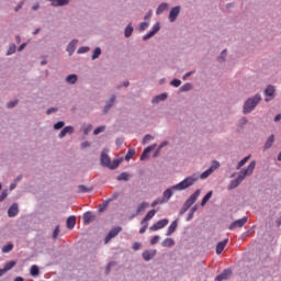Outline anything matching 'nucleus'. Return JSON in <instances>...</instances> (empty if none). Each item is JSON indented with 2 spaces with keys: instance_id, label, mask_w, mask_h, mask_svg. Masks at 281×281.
Masks as SVG:
<instances>
[{
  "instance_id": "54",
  "label": "nucleus",
  "mask_w": 281,
  "mask_h": 281,
  "mask_svg": "<svg viewBox=\"0 0 281 281\" xmlns=\"http://www.w3.org/2000/svg\"><path fill=\"white\" fill-rule=\"evenodd\" d=\"M171 85H172V87H181V80H179V79H173V80L171 81Z\"/></svg>"
},
{
  "instance_id": "50",
  "label": "nucleus",
  "mask_w": 281,
  "mask_h": 281,
  "mask_svg": "<svg viewBox=\"0 0 281 281\" xmlns=\"http://www.w3.org/2000/svg\"><path fill=\"white\" fill-rule=\"evenodd\" d=\"M225 56H227V49H224L218 57L220 63H223V60H225Z\"/></svg>"
},
{
  "instance_id": "32",
  "label": "nucleus",
  "mask_w": 281,
  "mask_h": 281,
  "mask_svg": "<svg viewBox=\"0 0 281 281\" xmlns=\"http://www.w3.org/2000/svg\"><path fill=\"white\" fill-rule=\"evenodd\" d=\"M273 142H276V136L271 135L266 142L265 148H271V146H273Z\"/></svg>"
},
{
  "instance_id": "22",
  "label": "nucleus",
  "mask_w": 281,
  "mask_h": 281,
  "mask_svg": "<svg viewBox=\"0 0 281 281\" xmlns=\"http://www.w3.org/2000/svg\"><path fill=\"white\" fill-rule=\"evenodd\" d=\"M66 225L68 229H74V227H76V216H69L66 221Z\"/></svg>"
},
{
  "instance_id": "38",
  "label": "nucleus",
  "mask_w": 281,
  "mask_h": 281,
  "mask_svg": "<svg viewBox=\"0 0 281 281\" xmlns=\"http://www.w3.org/2000/svg\"><path fill=\"white\" fill-rule=\"evenodd\" d=\"M249 157L250 156H246L244 159H241L238 165H237V170H240L243 168V166H245V164H247V161H249Z\"/></svg>"
},
{
  "instance_id": "43",
  "label": "nucleus",
  "mask_w": 281,
  "mask_h": 281,
  "mask_svg": "<svg viewBox=\"0 0 281 281\" xmlns=\"http://www.w3.org/2000/svg\"><path fill=\"white\" fill-rule=\"evenodd\" d=\"M64 126H65V122H63V121H59L54 124L55 131H60V128H63Z\"/></svg>"
},
{
  "instance_id": "40",
  "label": "nucleus",
  "mask_w": 281,
  "mask_h": 281,
  "mask_svg": "<svg viewBox=\"0 0 281 281\" xmlns=\"http://www.w3.org/2000/svg\"><path fill=\"white\" fill-rule=\"evenodd\" d=\"M212 199V191L209 192L203 199H202V202H201V205H205V203H207L210 200Z\"/></svg>"
},
{
  "instance_id": "60",
  "label": "nucleus",
  "mask_w": 281,
  "mask_h": 281,
  "mask_svg": "<svg viewBox=\"0 0 281 281\" xmlns=\"http://www.w3.org/2000/svg\"><path fill=\"white\" fill-rule=\"evenodd\" d=\"M15 52H16V48H15L14 46H13V47H10V48L8 49V56L14 54Z\"/></svg>"
},
{
  "instance_id": "14",
  "label": "nucleus",
  "mask_w": 281,
  "mask_h": 281,
  "mask_svg": "<svg viewBox=\"0 0 281 281\" xmlns=\"http://www.w3.org/2000/svg\"><path fill=\"white\" fill-rule=\"evenodd\" d=\"M172 187L165 190V192L162 193V199L160 203H168V201H170V199L172 198Z\"/></svg>"
},
{
  "instance_id": "3",
  "label": "nucleus",
  "mask_w": 281,
  "mask_h": 281,
  "mask_svg": "<svg viewBox=\"0 0 281 281\" xmlns=\"http://www.w3.org/2000/svg\"><path fill=\"white\" fill-rule=\"evenodd\" d=\"M260 100H262V97L260 94H256L252 98H249L245 103H244V109L243 113L247 115L248 113H251L258 104H260Z\"/></svg>"
},
{
  "instance_id": "9",
  "label": "nucleus",
  "mask_w": 281,
  "mask_h": 281,
  "mask_svg": "<svg viewBox=\"0 0 281 281\" xmlns=\"http://www.w3.org/2000/svg\"><path fill=\"white\" fill-rule=\"evenodd\" d=\"M247 221H248L247 216H245V217H243L240 220H236L235 222H233L229 225L228 229L234 231L237 227H244V225L247 223Z\"/></svg>"
},
{
  "instance_id": "4",
  "label": "nucleus",
  "mask_w": 281,
  "mask_h": 281,
  "mask_svg": "<svg viewBox=\"0 0 281 281\" xmlns=\"http://www.w3.org/2000/svg\"><path fill=\"white\" fill-rule=\"evenodd\" d=\"M101 166L110 168V170H115L120 166V160H113V162H111V158L109 157V155H106V151H102Z\"/></svg>"
},
{
  "instance_id": "35",
  "label": "nucleus",
  "mask_w": 281,
  "mask_h": 281,
  "mask_svg": "<svg viewBox=\"0 0 281 281\" xmlns=\"http://www.w3.org/2000/svg\"><path fill=\"white\" fill-rule=\"evenodd\" d=\"M30 273H31V276H33V278H36V276H38V273H40L38 266H32Z\"/></svg>"
},
{
  "instance_id": "34",
  "label": "nucleus",
  "mask_w": 281,
  "mask_h": 281,
  "mask_svg": "<svg viewBox=\"0 0 281 281\" xmlns=\"http://www.w3.org/2000/svg\"><path fill=\"white\" fill-rule=\"evenodd\" d=\"M12 249H14V245L8 244L2 247V254H10V251H12Z\"/></svg>"
},
{
  "instance_id": "17",
  "label": "nucleus",
  "mask_w": 281,
  "mask_h": 281,
  "mask_svg": "<svg viewBox=\"0 0 281 281\" xmlns=\"http://www.w3.org/2000/svg\"><path fill=\"white\" fill-rule=\"evenodd\" d=\"M227 243H229V239H224L216 245V254L218 256L223 254V250L225 249V247H227Z\"/></svg>"
},
{
  "instance_id": "44",
  "label": "nucleus",
  "mask_w": 281,
  "mask_h": 281,
  "mask_svg": "<svg viewBox=\"0 0 281 281\" xmlns=\"http://www.w3.org/2000/svg\"><path fill=\"white\" fill-rule=\"evenodd\" d=\"M117 196H120V193L115 192L111 198H109L105 201V205H109V203H111V201H115V199H117Z\"/></svg>"
},
{
  "instance_id": "59",
  "label": "nucleus",
  "mask_w": 281,
  "mask_h": 281,
  "mask_svg": "<svg viewBox=\"0 0 281 281\" xmlns=\"http://www.w3.org/2000/svg\"><path fill=\"white\" fill-rule=\"evenodd\" d=\"M165 146H168V142H167V140L162 142V143L159 145L157 153H159V150H161V148H164Z\"/></svg>"
},
{
  "instance_id": "42",
  "label": "nucleus",
  "mask_w": 281,
  "mask_h": 281,
  "mask_svg": "<svg viewBox=\"0 0 281 281\" xmlns=\"http://www.w3.org/2000/svg\"><path fill=\"white\" fill-rule=\"evenodd\" d=\"M133 155H135L134 149H128L127 154L125 155V160L131 161V159H133Z\"/></svg>"
},
{
  "instance_id": "10",
  "label": "nucleus",
  "mask_w": 281,
  "mask_h": 281,
  "mask_svg": "<svg viewBox=\"0 0 281 281\" xmlns=\"http://www.w3.org/2000/svg\"><path fill=\"white\" fill-rule=\"evenodd\" d=\"M265 94L267 95L266 102H271V99L276 95V87L268 86L265 90Z\"/></svg>"
},
{
  "instance_id": "55",
  "label": "nucleus",
  "mask_w": 281,
  "mask_h": 281,
  "mask_svg": "<svg viewBox=\"0 0 281 281\" xmlns=\"http://www.w3.org/2000/svg\"><path fill=\"white\" fill-rule=\"evenodd\" d=\"M150 139H153V136H150V134L145 135V137L143 138V144H148Z\"/></svg>"
},
{
  "instance_id": "61",
  "label": "nucleus",
  "mask_w": 281,
  "mask_h": 281,
  "mask_svg": "<svg viewBox=\"0 0 281 281\" xmlns=\"http://www.w3.org/2000/svg\"><path fill=\"white\" fill-rule=\"evenodd\" d=\"M161 204V200H155L153 203H151V207H157V205Z\"/></svg>"
},
{
  "instance_id": "28",
  "label": "nucleus",
  "mask_w": 281,
  "mask_h": 281,
  "mask_svg": "<svg viewBox=\"0 0 281 281\" xmlns=\"http://www.w3.org/2000/svg\"><path fill=\"white\" fill-rule=\"evenodd\" d=\"M66 82H68V85H76V82H78V76L77 75H69L66 78Z\"/></svg>"
},
{
  "instance_id": "49",
  "label": "nucleus",
  "mask_w": 281,
  "mask_h": 281,
  "mask_svg": "<svg viewBox=\"0 0 281 281\" xmlns=\"http://www.w3.org/2000/svg\"><path fill=\"white\" fill-rule=\"evenodd\" d=\"M19 104V100L11 101L7 103L8 109H13V106H16Z\"/></svg>"
},
{
  "instance_id": "56",
  "label": "nucleus",
  "mask_w": 281,
  "mask_h": 281,
  "mask_svg": "<svg viewBox=\"0 0 281 281\" xmlns=\"http://www.w3.org/2000/svg\"><path fill=\"white\" fill-rule=\"evenodd\" d=\"M87 52H89V47H87V46L80 47L78 49V54H87Z\"/></svg>"
},
{
  "instance_id": "45",
  "label": "nucleus",
  "mask_w": 281,
  "mask_h": 281,
  "mask_svg": "<svg viewBox=\"0 0 281 281\" xmlns=\"http://www.w3.org/2000/svg\"><path fill=\"white\" fill-rule=\"evenodd\" d=\"M60 234V227L56 226L54 232H53V238L56 240L58 238V235Z\"/></svg>"
},
{
  "instance_id": "20",
  "label": "nucleus",
  "mask_w": 281,
  "mask_h": 281,
  "mask_svg": "<svg viewBox=\"0 0 281 281\" xmlns=\"http://www.w3.org/2000/svg\"><path fill=\"white\" fill-rule=\"evenodd\" d=\"M155 146H157V145H151V146H148L144 149V151L140 156V161H144L145 159H148V154H150V151L153 150V148H155Z\"/></svg>"
},
{
  "instance_id": "47",
  "label": "nucleus",
  "mask_w": 281,
  "mask_h": 281,
  "mask_svg": "<svg viewBox=\"0 0 281 281\" xmlns=\"http://www.w3.org/2000/svg\"><path fill=\"white\" fill-rule=\"evenodd\" d=\"M104 130H105L104 126L97 127V128L93 131V135H100V133H104Z\"/></svg>"
},
{
  "instance_id": "13",
  "label": "nucleus",
  "mask_w": 281,
  "mask_h": 281,
  "mask_svg": "<svg viewBox=\"0 0 281 281\" xmlns=\"http://www.w3.org/2000/svg\"><path fill=\"white\" fill-rule=\"evenodd\" d=\"M157 256V249H153V250H145L143 252V258L144 260H146L148 262V260H153V258Z\"/></svg>"
},
{
  "instance_id": "2",
  "label": "nucleus",
  "mask_w": 281,
  "mask_h": 281,
  "mask_svg": "<svg viewBox=\"0 0 281 281\" xmlns=\"http://www.w3.org/2000/svg\"><path fill=\"white\" fill-rule=\"evenodd\" d=\"M196 181H199V176L196 175L190 176L184 180H182L180 183L172 186L171 190H175V191L188 190V188H191V186H194Z\"/></svg>"
},
{
  "instance_id": "39",
  "label": "nucleus",
  "mask_w": 281,
  "mask_h": 281,
  "mask_svg": "<svg viewBox=\"0 0 281 281\" xmlns=\"http://www.w3.org/2000/svg\"><path fill=\"white\" fill-rule=\"evenodd\" d=\"M100 54H102V49H100V47H97L92 54V60H95V58H100Z\"/></svg>"
},
{
  "instance_id": "11",
  "label": "nucleus",
  "mask_w": 281,
  "mask_h": 281,
  "mask_svg": "<svg viewBox=\"0 0 281 281\" xmlns=\"http://www.w3.org/2000/svg\"><path fill=\"white\" fill-rule=\"evenodd\" d=\"M231 276H232V270L225 269L222 273L215 277V281L229 280Z\"/></svg>"
},
{
  "instance_id": "36",
  "label": "nucleus",
  "mask_w": 281,
  "mask_h": 281,
  "mask_svg": "<svg viewBox=\"0 0 281 281\" xmlns=\"http://www.w3.org/2000/svg\"><path fill=\"white\" fill-rule=\"evenodd\" d=\"M16 266V261H9L4 265V270L8 272L10 269L14 268Z\"/></svg>"
},
{
  "instance_id": "21",
  "label": "nucleus",
  "mask_w": 281,
  "mask_h": 281,
  "mask_svg": "<svg viewBox=\"0 0 281 281\" xmlns=\"http://www.w3.org/2000/svg\"><path fill=\"white\" fill-rule=\"evenodd\" d=\"M177 221H173L170 225H169V227H168V229H167V233H166V236H172V234H175V232H177Z\"/></svg>"
},
{
  "instance_id": "41",
  "label": "nucleus",
  "mask_w": 281,
  "mask_h": 281,
  "mask_svg": "<svg viewBox=\"0 0 281 281\" xmlns=\"http://www.w3.org/2000/svg\"><path fill=\"white\" fill-rule=\"evenodd\" d=\"M133 35V27L131 26V24L128 26H126L125 29V37L130 38V36Z\"/></svg>"
},
{
  "instance_id": "12",
  "label": "nucleus",
  "mask_w": 281,
  "mask_h": 281,
  "mask_svg": "<svg viewBox=\"0 0 281 281\" xmlns=\"http://www.w3.org/2000/svg\"><path fill=\"white\" fill-rule=\"evenodd\" d=\"M16 214H19V204L13 203L9 210H8V216L10 218H14V216H16Z\"/></svg>"
},
{
  "instance_id": "57",
  "label": "nucleus",
  "mask_w": 281,
  "mask_h": 281,
  "mask_svg": "<svg viewBox=\"0 0 281 281\" xmlns=\"http://www.w3.org/2000/svg\"><path fill=\"white\" fill-rule=\"evenodd\" d=\"M7 198H8V191H3V192L0 194V203H1V201H5Z\"/></svg>"
},
{
  "instance_id": "1",
  "label": "nucleus",
  "mask_w": 281,
  "mask_h": 281,
  "mask_svg": "<svg viewBox=\"0 0 281 281\" xmlns=\"http://www.w3.org/2000/svg\"><path fill=\"white\" fill-rule=\"evenodd\" d=\"M254 170H256V160H252L246 169L241 170L237 179L231 181L228 190H236L243 183L245 177L254 175Z\"/></svg>"
},
{
  "instance_id": "64",
  "label": "nucleus",
  "mask_w": 281,
  "mask_h": 281,
  "mask_svg": "<svg viewBox=\"0 0 281 281\" xmlns=\"http://www.w3.org/2000/svg\"><path fill=\"white\" fill-rule=\"evenodd\" d=\"M281 121V114H278L276 117H274V122H280Z\"/></svg>"
},
{
  "instance_id": "48",
  "label": "nucleus",
  "mask_w": 281,
  "mask_h": 281,
  "mask_svg": "<svg viewBox=\"0 0 281 281\" xmlns=\"http://www.w3.org/2000/svg\"><path fill=\"white\" fill-rule=\"evenodd\" d=\"M145 30H148V22H143L139 24V31L144 32Z\"/></svg>"
},
{
  "instance_id": "16",
  "label": "nucleus",
  "mask_w": 281,
  "mask_h": 281,
  "mask_svg": "<svg viewBox=\"0 0 281 281\" xmlns=\"http://www.w3.org/2000/svg\"><path fill=\"white\" fill-rule=\"evenodd\" d=\"M157 32H159V23H156V24L153 26V30H151L149 33H147V34L143 37V40H144V41H148V38H153V36L157 34Z\"/></svg>"
},
{
  "instance_id": "31",
  "label": "nucleus",
  "mask_w": 281,
  "mask_h": 281,
  "mask_svg": "<svg viewBox=\"0 0 281 281\" xmlns=\"http://www.w3.org/2000/svg\"><path fill=\"white\" fill-rule=\"evenodd\" d=\"M162 247H175V239L172 238H166L162 241Z\"/></svg>"
},
{
  "instance_id": "15",
  "label": "nucleus",
  "mask_w": 281,
  "mask_h": 281,
  "mask_svg": "<svg viewBox=\"0 0 281 281\" xmlns=\"http://www.w3.org/2000/svg\"><path fill=\"white\" fill-rule=\"evenodd\" d=\"M179 12H181V9L179 7H175L171 9L169 13V21L175 22L177 20V16H179Z\"/></svg>"
},
{
  "instance_id": "33",
  "label": "nucleus",
  "mask_w": 281,
  "mask_h": 281,
  "mask_svg": "<svg viewBox=\"0 0 281 281\" xmlns=\"http://www.w3.org/2000/svg\"><path fill=\"white\" fill-rule=\"evenodd\" d=\"M165 10H168V3H161L156 11V14H161L162 12H165Z\"/></svg>"
},
{
  "instance_id": "63",
  "label": "nucleus",
  "mask_w": 281,
  "mask_h": 281,
  "mask_svg": "<svg viewBox=\"0 0 281 281\" xmlns=\"http://www.w3.org/2000/svg\"><path fill=\"white\" fill-rule=\"evenodd\" d=\"M111 267H113V262H110L106 267V273H109V271H111Z\"/></svg>"
},
{
  "instance_id": "62",
  "label": "nucleus",
  "mask_w": 281,
  "mask_h": 281,
  "mask_svg": "<svg viewBox=\"0 0 281 281\" xmlns=\"http://www.w3.org/2000/svg\"><path fill=\"white\" fill-rule=\"evenodd\" d=\"M91 146V144H89V142H83L82 144H81V147L82 148H89Z\"/></svg>"
},
{
  "instance_id": "30",
  "label": "nucleus",
  "mask_w": 281,
  "mask_h": 281,
  "mask_svg": "<svg viewBox=\"0 0 281 281\" xmlns=\"http://www.w3.org/2000/svg\"><path fill=\"white\" fill-rule=\"evenodd\" d=\"M113 104H115V95L111 97L110 101L104 106L103 112L106 113L109 111V109H111V106H113Z\"/></svg>"
},
{
  "instance_id": "27",
  "label": "nucleus",
  "mask_w": 281,
  "mask_h": 281,
  "mask_svg": "<svg viewBox=\"0 0 281 281\" xmlns=\"http://www.w3.org/2000/svg\"><path fill=\"white\" fill-rule=\"evenodd\" d=\"M91 190H93V187H86L85 184H80L78 187V192L81 194H85L87 192H91Z\"/></svg>"
},
{
  "instance_id": "24",
  "label": "nucleus",
  "mask_w": 281,
  "mask_h": 281,
  "mask_svg": "<svg viewBox=\"0 0 281 281\" xmlns=\"http://www.w3.org/2000/svg\"><path fill=\"white\" fill-rule=\"evenodd\" d=\"M168 98V94L166 93H161V94H158L157 97H155L151 102L153 104H158V102H164V100H166Z\"/></svg>"
},
{
  "instance_id": "26",
  "label": "nucleus",
  "mask_w": 281,
  "mask_h": 281,
  "mask_svg": "<svg viewBox=\"0 0 281 281\" xmlns=\"http://www.w3.org/2000/svg\"><path fill=\"white\" fill-rule=\"evenodd\" d=\"M150 204L148 202H143L138 205L136 210V214H142V212H145L146 209H148Z\"/></svg>"
},
{
  "instance_id": "6",
  "label": "nucleus",
  "mask_w": 281,
  "mask_h": 281,
  "mask_svg": "<svg viewBox=\"0 0 281 281\" xmlns=\"http://www.w3.org/2000/svg\"><path fill=\"white\" fill-rule=\"evenodd\" d=\"M218 168H221V164L214 160L211 167L200 176V179H207V177H210V175H212V172H214L215 170H218Z\"/></svg>"
},
{
  "instance_id": "37",
  "label": "nucleus",
  "mask_w": 281,
  "mask_h": 281,
  "mask_svg": "<svg viewBox=\"0 0 281 281\" xmlns=\"http://www.w3.org/2000/svg\"><path fill=\"white\" fill-rule=\"evenodd\" d=\"M130 175L126 172H122L119 177H117V181H128L130 179Z\"/></svg>"
},
{
  "instance_id": "19",
  "label": "nucleus",
  "mask_w": 281,
  "mask_h": 281,
  "mask_svg": "<svg viewBox=\"0 0 281 281\" xmlns=\"http://www.w3.org/2000/svg\"><path fill=\"white\" fill-rule=\"evenodd\" d=\"M156 214H157L156 210H150L146 214V216L142 220L140 225H144V223H148V221H150V218H153Z\"/></svg>"
},
{
  "instance_id": "7",
  "label": "nucleus",
  "mask_w": 281,
  "mask_h": 281,
  "mask_svg": "<svg viewBox=\"0 0 281 281\" xmlns=\"http://www.w3.org/2000/svg\"><path fill=\"white\" fill-rule=\"evenodd\" d=\"M169 221L168 218H164L158 221L156 224H154L153 226H150V232H157L158 229H164V227H166V225H168Z\"/></svg>"
},
{
  "instance_id": "51",
  "label": "nucleus",
  "mask_w": 281,
  "mask_h": 281,
  "mask_svg": "<svg viewBox=\"0 0 281 281\" xmlns=\"http://www.w3.org/2000/svg\"><path fill=\"white\" fill-rule=\"evenodd\" d=\"M159 236L158 235H156V236H154L151 239H150V245H157V243H159Z\"/></svg>"
},
{
  "instance_id": "29",
  "label": "nucleus",
  "mask_w": 281,
  "mask_h": 281,
  "mask_svg": "<svg viewBox=\"0 0 281 281\" xmlns=\"http://www.w3.org/2000/svg\"><path fill=\"white\" fill-rule=\"evenodd\" d=\"M67 3H69V0H55L52 2V5H54V8H58V7L67 5Z\"/></svg>"
},
{
  "instance_id": "53",
  "label": "nucleus",
  "mask_w": 281,
  "mask_h": 281,
  "mask_svg": "<svg viewBox=\"0 0 281 281\" xmlns=\"http://www.w3.org/2000/svg\"><path fill=\"white\" fill-rule=\"evenodd\" d=\"M140 247H142V244H139V243H137V241L132 245V249H133L134 251L139 250Z\"/></svg>"
},
{
  "instance_id": "5",
  "label": "nucleus",
  "mask_w": 281,
  "mask_h": 281,
  "mask_svg": "<svg viewBox=\"0 0 281 281\" xmlns=\"http://www.w3.org/2000/svg\"><path fill=\"white\" fill-rule=\"evenodd\" d=\"M201 196V190H196L190 198L184 202V212H188L189 207H192L196 203V199Z\"/></svg>"
},
{
  "instance_id": "18",
  "label": "nucleus",
  "mask_w": 281,
  "mask_h": 281,
  "mask_svg": "<svg viewBox=\"0 0 281 281\" xmlns=\"http://www.w3.org/2000/svg\"><path fill=\"white\" fill-rule=\"evenodd\" d=\"M71 135L74 134V126H66L61 130V132L59 133L58 137L59 139H63V137H65V135Z\"/></svg>"
},
{
  "instance_id": "23",
  "label": "nucleus",
  "mask_w": 281,
  "mask_h": 281,
  "mask_svg": "<svg viewBox=\"0 0 281 281\" xmlns=\"http://www.w3.org/2000/svg\"><path fill=\"white\" fill-rule=\"evenodd\" d=\"M93 221V213L91 212H86L83 214V225H89Z\"/></svg>"
},
{
  "instance_id": "25",
  "label": "nucleus",
  "mask_w": 281,
  "mask_h": 281,
  "mask_svg": "<svg viewBox=\"0 0 281 281\" xmlns=\"http://www.w3.org/2000/svg\"><path fill=\"white\" fill-rule=\"evenodd\" d=\"M76 45H78V41L72 40L67 46V52L74 54V52H76Z\"/></svg>"
},
{
  "instance_id": "58",
  "label": "nucleus",
  "mask_w": 281,
  "mask_h": 281,
  "mask_svg": "<svg viewBox=\"0 0 281 281\" xmlns=\"http://www.w3.org/2000/svg\"><path fill=\"white\" fill-rule=\"evenodd\" d=\"M56 111H58V109L56 108H50L46 111L47 115H52V113H56Z\"/></svg>"
},
{
  "instance_id": "46",
  "label": "nucleus",
  "mask_w": 281,
  "mask_h": 281,
  "mask_svg": "<svg viewBox=\"0 0 281 281\" xmlns=\"http://www.w3.org/2000/svg\"><path fill=\"white\" fill-rule=\"evenodd\" d=\"M190 89H192V85L184 83L183 86H181L180 91H190Z\"/></svg>"
},
{
  "instance_id": "8",
  "label": "nucleus",
  "mask_w": 281,
  "mask_h": 281,
  "mask_svg": "<svg viewBox=\"0 0 281 281\" xmlns=\"http://www.w3.org/2000/svg\"><path fill=\"white\" fill-rule=\"evenodd\" d=\"M121 232H122V227H114V228H112L109 232V234L106 235L105 239H104L105 245L109 244V241L112 238H115V236H117V234H120Z\"/></svg>"
},
{
  "instance_id": "52",
  "label": "nucleus",
  "mask_w": 281,
  "mask_h": 281,
  "mask_svg": "<svg viewBox=\"0 0 281 281\" xmlns=\"http://www.w3.org/2000/svg\"><path fill=\"white\" fill-rule=\"evenodd\" d=\"M143 227L139 229V234H146V229H148V223L142 224Z\"/></svg>"
}]
</instances>
